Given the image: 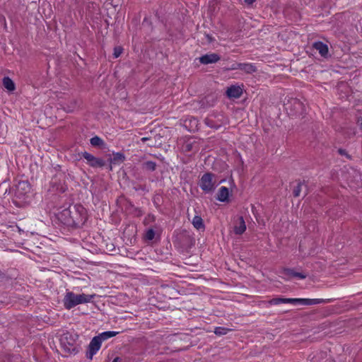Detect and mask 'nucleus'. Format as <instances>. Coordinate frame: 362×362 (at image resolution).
Listing matches in <instances>:
<instances>
[{
	"instance_id": "aec40b11",
	"label": "nucleus",
	"mask_w": 362,
	"mask_h": 362,
	"mask_svg": "<svg viewBox=\"0 0 362 362\" xmlns=\"http://www.w3.org/2000/svg\"><path fill=\"white\" fill-rule=\"evenodd\" d=\"M16 190L18 193L22 194L20 192L21 190L25 191V193L27 192L26 190H30V186L29 184L27 182H19L18 184L16 186Z\"/></svg>"
},
{
	"instance_id": "423d86ee",
	"label": "nucleus",
	"mask_w": 362,
	"mask_h": 362,
	"mask_svg": "<svg viewBox=\"0 0 362 362\" xmlns=\"http://www.w3.org/2000/svg\"><path fill=\"white\" fill-rule=\"evenodd\" d=\"M101 344L102 340L100 339V337L98 336L94 337L89 344L88 351L86 353V357L91 360L93 356L100 349Z\"/></svg>"
},
{
	"instance_id": "1a4fd4ad",
	"label": "nucleus",
	"mask_w": 362,
	"mask_h": 362,
	"mask_svg": "<svg viewBox=\"0 0 362 362\" xmlns=\"http://www.w3.org/2000/svg\"><path fill=\"white\" fill-rule=\"evenodd\" d=\"M313 47L318 51L321 57L327 58L329 56L328 46L322 42L318 41L314 42Z\"/></svg>"
},
{
	"instance_id": "e433bc0d",
	"label": "nucleus",
	"mask_w": 362,
	"mask_h": 362,
	"mask_svg": "<svg viewBox=\"0 0 362 362\" xmlns=\"http://www.w3.org/2000/svg\"><path fill=\"white\" fill-rule=\"evenodd\" d=\"M121 361V358L119 357H116L114 358V360L112 362H119Z\"/></svg>"
},
{
	"instance_id": "c756f323",
	"label": "nucleus",
	"mask_w": 362,
	"mask_h": 362,
	"mask_svg": "<svg viewBox=\"0 0 362 362\" xmlns=\"http://www.w3.org/2000/svg\"><path fill=\"white\" fill-rule=\"evenodd\" d=\"M293 105L296 107V108H300V109H302V103L298 100H295L293 101Z\"/></svg>"
},
{
	"instance_id": "f257e3e1",
	"label": "nucleus",
	"mask_w": 362,
	"mask_h": 362,
	"mask_svg": "<svg viewBox=\"0 0 362 362\" xmlns=\"http://www.w3.org/2000/svg\"><path fill=\"white\" fill-rule=\"evenodd\" d=\"M59 221L67 227L77 228L83 226L87 220L86 209L81 204L70 206L58 214Z\"/></svg>"
},
{
	"instance_id": "4be33fe9",
	"label": "nucleus",
	"mask_w": 362,
	"mask_h": 362,
	"mask_svg": "<svg viewBox=\"0 0 362 362\" xmlns=\"http://www.w3.org/2000/svg\"><path fill=\"white\" fill-rule=\"evenodd\" d=\"M144 166L150 171H154L156 168V163L153 161H146L144 163Z\"/></svg>"
},
{
	"instance_id": "ddd939ff",
	"label": "nucleus",
	"mask_w": 362,
	"mask_h": 362,
	"mask_svg": "<svg viewBox=\"0 0 362 362\" xmlns=\"http://www.w3.org/2000/svg\"><path fill=\"white\" fill-rule=\"evenodd\" d=\"M229 195L228 189L226 187H221L217 194V199L220 202H226L228 201Z\"/></svg>"
},
{
	"instance_id": "412c9836",
	"label": "nucleus",
	"mask_w": 362,
	"mask_h": 362,
	"mask_svg": "<svg viewBox=\"0 0 362 362\" xmlns=\"http://www.w3.org/2000/svg\"><path fill=\"white\" fill-rule=\"evenodd\" d=\"M230 329H228V328H226V327H216L215 328V330H214V333L216 334V335H218V336H221V335H225L226 334Z\"/></svg>"
},
{
	"instance_id": "bb28decb",
	"label": "nucleus",
	"mask_w": 362,
	"mask_h": 362,
	"mask_svg": "<svg viewBox=\"0 0 362 362\" xmlns=\"http://www.w3.org/2000/svg\"><path fill=\"white\" fill-rule=\"evenodd\" d=\"M122 51H123V49L121 47H115L114 48V53H113L114 57L115 58L119 57L121 55V54L122 53Z\"/></svg>"
},
{
	"instance_id": "7ed1b4c3",
	"label": "nucleus",
	"mask_w": 362,
	"mask_h": 362,
	"mask_svg": "<svg viewBox=\"0 0 362 362\" xmlns=\"http://www.w3.org/2000/svg\"><path fill=\"white\" fill-rule=\"evenodd\" d=\"M76 337V334H73L69 332L65 333L61 337L60 344L66 353L69 354H76L78 353Z\"/></svg>"
},
{
	"instance_id": "cd10ccee",
	"label": "nucleus",
	"mask_w": 362,
	"mask_h": 362,
	"mask_svg": "<svg viewBox=\"0 0 362 362\" xmlns=\"http://www.w3.org/2000/svg\"><path fill=\"white\" fill-rule=\"evenodd\" d=\"M295 272L292 269L286 268L284 269V274L286 276H294Z\"/></svg>"
},
{
	"instance_id": "2f4dec72",
	"label": "nucleus",
	"mask_w": 362,
	"mask_h": 362,
	"mask_svg": "<svg viewBox=\"0 0 362 362\" xmlns=\"http://www.w3.org/2000/svg\"><path fill=\"white\" fill-rule=\"evenodd\" d=\"M135 189L137 191V190H143V191H145L146 190V185H139L138 187H135Z\"/></svg>"
},
{
	"instance_id": "c9c22d12",
	"label": "nucleus",
	"mask_w": 362,
	"mask_h": 362,
	"mask_svg": "<svg viewBox=\"0 0 362 362\" xmlns=\"http://www.w3.org/2000/svg\"><path fill=\"white\" fill-rule=\"evenodd\" d=\"M148 140H149V138L148 137H143L141 139V141L144 143L146 141H147Z\"/></svg>"
},
{
	"instance_id": "dca6fc26",
	"label": "nucleus",
	"mask_w": 362,
	"mask_h": 362,
	"mask_svg": "<svg viewBox=\"0 0 362 362\" xmlns=\"http://www.w3.org/2000/svg\"><path fill=\"white\" fill-rule=\"evenodd\" d=\"M3 86L8 91H13L16 88L14 82L8 76L3 78Z\"/></svg>"
},
{
	"instance_id": "20e7f679",
	"label": "nucleus",
	"mask_w": 362,
	"mask_h": 362,
	"mask_svg": "<svg viewBox=\"0 0 362 362\" xmlns=\"http://www.w3.org/2000/svg\"><path fill=\"white\" fill-rule=\"evenodd\" d=\"M214 175L206 173L202 175L199 182V187L205 192H211L216 187V182L213 180Z\"/></svg>"
},
{
	"instance_id": "f03ea898",
	"label": "nucleus",
	"mask_w": 362,
	"mask_h": 362,
	"mask_svg": "<svg viewBox=\"0 0 362 362\" xmlns=\"http://www.w3.org/2000/svg\"><path fill=\"white\" fill-rule=\"evenodd\" d=\"M93 297V295L75 294L73 292H68L63 300L64 305L65 308L70 310L79 304L90 302Z\"/></svg>"
},
{
	"instance_id": "39448f33",
	"label": "nucleus",
	"mask_w": 362,
	"mask_h": 362,
	"mask_svg": "<svg viewBox=\"0 0 362 362\" xmlns=\"http://www.w3.org/2000/svg\"><path fill=\"white\" fill-rule=\"evenodd\" d=\"M81 155L87 160L88 164L93 168H102L105 165L103 159L96 158L86 151L82 152Z\"/></svg>"
},
{
	"instance_id": "58836bf2",
	"label": "nucleus",
	"mask_w": 362,
	"mask_h": 362,
	"mask_svg": "<svg viewBox=\"0 0 362 362\" xmlns=\"http://www.w3.org/2000/svg\"><path fill=\"white\" fill-rule=\"evenodd\" d=\"M207 38L209 39V42H211V41H212V38H211V37H210L209 35H207Z\"/></svg>"
},
{
	"instance_id": "f704fd0d",
	"label": "nucleus",
	"mask_w": 362,
	"mask_h": 362,
	"mask_svg": "<svg viewBox=\"0 0 362 362\" xmlns=\"http://www.w3.org/2000/svg\"><path fill=\"white\" fill-rule=\"evenodd\" d=\"M255 0H245V2L249 5L252 4Z\"/></svg>"
},
{
	"instance_id": "7c9ffc66",
	"label": "nucleus",
	"mask_w": 362,
	"mask_h": 362,
	"mask_svg": "<svg viewBox=\"0 0 362 362\" xmlns=\"http://www.w3.org/2000/svg\"><path fill=\"white\" fill-rule=\"evenodd\" d=\"M338 153H339L340 155L348 156V154H347V153H346V150H344V149L339 148V149H338Z\"/></svg>"
},
{
	"instance_id": "4c0bfd02",
	"label": "nucleus",
	"mask_w": 362,
	"mask_h": 362,
	"mask_svg": "<svg viewBox=\"0 0 362 362\" xmlns=\"http://www.w3.org/2000/svg\"><path fill=\"white\" fill-rule=\"evenodd\" d=\"M4 277V274L0 270V279H2Z\"/></svg>"
},
{
	"instance_id": "ea45409f",
	"label": "nucleus",
	"mask_w": 362,
	"mask_h": 362,
	"mask_svg": "<svg viewBox=\"0 0 362 362\" xmlns=\"http://www.w3.org/2000/svg\"><path fill=\"white\" fill-rule=\"evenodd\" d=\"M154 146V144H148V146H150V147H152V146Z\"/></svg>"
},
{
	"instance_id": "72a5a7b5",
	"label": "nucleus",
	"mask_w": 362,
	"mask_h": 362,
	"mask_svg": "<svg viewBox=\"0 0 362 362\" xmlns=\"http://www.w3.org/2000/svg\"><path fill=\"white\" fill-rule=\"evenodd\" d=\"M158 200H159V196L156 195L153 197V202L155 204L157 205V206H158Z\"/></svg>"
},
{
	"instance_id": "5701e85b",
	"label": "nucleus",
	"mask_w": 362,
	"mask_h": 362,
	"mask_svg": "<svg viewBox=\"0 0 362 362\" xmlns=\"http://www.w3.org/2000/svg\"><path fill=\"white\" fill-rule=\"evenodd\" d=\"M304 185V182H299L297 185V186L293 189V196L296 197H298L300 196L301 187Z\"/></svg>"
},
{
	"instance_id": "4468645a",
	"label": "nucleus",
	"mask_w": 362,
	"mask_h": 362,
	"mask_svg": "<svg viewBox=\"0 0 362 362\" xmlns=\"http://www.w3.org/2000/svg\"><path fill=\"white\" fill-rule=\"evenodd\" d=\"M125 160V156L123 153L117 152L113 153V157L110 158L111 165H117L122 163Z\"/></svg>"
},
{
	"instance_id": "a211bd4d",
	"label": "nucleus",
	"mask_w": 362,
	"mask_h": 362,
	"mask_svg": "<svg viewBox=\"0 0 362 362\" xmlns=\"http://www.w3.org/2000/svg\"><path fill=\"white\" fill-rule=\"evenodd\" d=\"M90 143L94 147H102L105 144L103 140L98 136L91 138Z\"/></svg>"
},
{
	"instance_id": "f3484780",
	"label": "nucleus",
	"mask_w": 362,
	"mask_h": 362,
	"mask_svg": "<svg viewBox=\"0 0 362 362\" xmlns=\"http://www.w3.org/2000/svg\"><path fill=\"white\" fill-rule=\"evenodd\" d=\"M204 123L209 127L214 129H218L222 125L221 123L215 122L214 119L211 117L205 118Z\"/></svg>"
},
{
	"instance_id": "6ab92c4d",
	"label": "nucleus",
	"mask_w": 362,
	"mask_h": 362,
	"mask_svg": "<svg viewBox=\"0 0 362 362\" xmlns=\"http://www.w3.org/2000/svg\"><path fill=\"white\" fill-rule=\"evenodd\" d=\"M118 334L117 332H112V331H107L101 333L100 334L98 335V337H100V339L103 341L106 340L110 337H115Z\"/></svg>"
},
{
	"instance_id": "9d476101",
	"label": "nucleus",
	"mask_w": 362,
	"mask_h": 362,
	"mask_svg": "<svg viewBox=\"0 0 362 362\" xmlns=\"http://www.w3.org/2000/svg\"><path fill=\"white\" fill-rule=\"evenodd\" d=\"M226 94L228 98H239L243 94V89L239 86H231L228 88Z\"/></svg>"
},
{
	"instance_id": "9b49d317",
	"label": "nucleus",
	"mask_w": 362,
	"mask_h": 362,
	"mask_svg": "<svg viewBox=\"0 0 362 362\" xmlns=\"http://www.w3.org/2000/svg\"><path fill=\"white\" fill-rule=\"evenodd\" d=\"M331 299H322V298H302L301 305H313L324 303H329Z\"/></svg>"
},
{
	"instance_id": "c85d7f7f",
	"label": "nucleus",
	"mask_w": 362,
	"mask_h": 362,
	"mask_svg": "<svg viewBox=\"0 0 362 362\" xmlns=\"http://www.w3.org/2000/svg\"><path fill=\"white\" fill-rule=\"evenodd\" d=\"M293 277H297L300 279H304L307 277V275L301 272H296Z\"/></svg>"
},
{
	"instance_id": "f8f14e48",
	"label": "nucleus",
	"mask_w": 362,
	"mask_h": 362,
	"mask_svg": "<svg viewBox=\"0 0 362 362\" xmlns=\"http://www.w3.org/2000/svg\"><path fill=\"white\" fill-rule=\"evenodd\" d=\"M246 230V225L243 216L238 218V222L234 226V233L236 235L243 234Z\"/></svg>"
},
{
	"instance_id": "0eeeda50",
	"label": "nucleus",
	"mask_w": 362,
	"mask_h": 362,
	"mask_svg": "<svg viewBox=\"0 0 362 362\" xmlns=\"http://www.w3.org/2000/svg\"><path fill=\"white\" fill-rule=\"evenodd\" d=\"M231 69H240L247 74H252L257 71L256 66L251 63H238L233 64Z\"/></svg>"
},
{
	"instance_id": "2eb2a0df",
	"label": "nucleus",
	"mask_w": 362,
	"mask_h": 362,
	"mask_svg": "<svg viewBox=\"0 0 362 362\" xmlns=\"http://www.w3.org/2000/svg\"><path fill=\"white\" fill-rule=\"evenodd\" d=\"M192 223L193 226L197 230H204L205 228L203 219L200 216H195L192 219Z\"/></svg>"
},
{
	"instance_id": "a19ab883",
	"label": "nucleus",
	"mask_w": 362,
	"mask_h": 362,
	"mask_svg": "<svg viewBox=\"0 0 362 362\" xmlns=\"http://www.w3.org/2000/svg\"><path fill=\"white\" fill-rule=\"evenodd\" d=\"M187 148L188 150H190V145H187Z\"/></svg>"
},
{
	"instance_id": "b1692460",
	"label": "nucleus",
	"mask_w": 362,
	"mask_h": 362,
	"mask_svg": "<svg viewBox=\"0 0 362 362\" xmlns=\"http://www.w3.org/2000/svg\"><path fill=\"white\" fill-rule=\"evenodd\" d=\"M155 237V231L152 228H149L146 230L145 234V238L148 240H152Z\"/></svg>"
},
{
	"instance_id": "a878e982",
	"label": "nucleus",
	"mask_w": 362,
	"mask_h": 362,
	"mask_svg": "<svg viewBox=\"0 0 362 362\" xmlns=\"http://www.w3.org/2000/svg\"><path fill=\"white\" fill-rule=\"evenodd\" d=\"M269 303L271 305L284 303V298H274L269 301Z\"/></svg>"
},
{
	"instance_id": "6e6552de",
	"label": "nucleus",
	"mask_w": 362,
	"mask_h": 362,
	"mask_svg": "<svg viewBox=\"0 0 362 362\" xmlns=\"http://www.w3.org/2000/svg\"><path fill=\"white\" fill-rule=\"evenodd\" d=\"M221 57L216 53L206 54L199 57V62L202 64H209L218 62Z\"/></svg>"
},
{
	"instance_id": "473e14b6",
	"label": "nucleus",
	"mask_w": 362,
	"mask_h": 362,
	"mask_svg": "<svg viewBox=\"0 0 362 362\" xmlns=\"http://www.w3.org/2000/svg\"><path fill=\"white\" fill-rule=\"evenodd\" d=\"M358 238L360 240L362 241V225L358 228Z\"/></svg>"
},
{
	"instance_id": "393cba45",
	"label": "nucleus",
	"mask_w": 362,
	"mask_h": 362,
	"mask_svg": "<svg viewBox=\"0 0 362 362\" xmlns=\"http://www.w3.org/2000/svg\"><path fill=\"white\" fill-rule=\"evenodd\" d=\"M302 298H284V303H292L297 304L299 303L301 305Z\"/></svg>"
}]
</instances>
